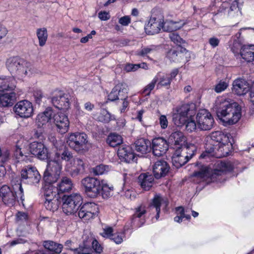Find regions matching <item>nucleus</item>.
Wrapping results in <instances>:
<instances>
[{"instance_id":"nucleus-1","label":"nucleus","mask_w":254,"mask_h":254,"mask_svg":"<svg viewBox=\"0 0 254 254\" xmlns=\"http://www.w3.org/2000/svg\"><path fill=\"white\" fill-rule=\"evenodd\" d=\"M195 114V108L193 104H183L173 109V121L177 126H182L186 124L187 130L192 132L197 127L194 119Z\"/></svg>"},{"instance_id":"nucleus-2","label":"nucleus","mask_w":254,"mask_h":254,"mask_svg":"<svg viewBox=\"0 0 254 254\" xmlns=\"http://www.w3.org/2000/svg\"><path fill=\"white\" fill-rule=\"evenodd\" d=\"M5 65L11 76L14 78L20 79L32 74L33 67L31 63L18 57L7 59Z\"/></svg>"},{"instance_id":"nucleus-3","label":"nucleus","mask_w":254,"mask_h":254,"mask_svg":"<svg viewBox=\"0 0 254 254\" xmlns=\"http://www.w3.org/2000/svg\"><path fill=\"white\" fill-rule=\"evenodd\" d=\"M12 189L6 185H4L0 189V196L6 205L11 206L14 205L19 198L23 200V190L22 188L21 181L15 178L11 181Z\"/></svg>"},{"instance_id":"nucleus-4","label":"nucleus","mask_w":254,"mask_h":254,"mask_svg":"<svg viewBox=\"0 0 254 254\" xmlns=\"http://www.w3.org/2000/svg\"><path fill=\"white\" fill-rule=\"evenodd\" d=\"M217 166L218 168L215 169L211 172L205 167L202 171L195 172L194 176L199 179L200 181L206 182L207 183L219 182L225 172L230 171L233 169V166L230 162H218Z\"/></svg>"},{"instance_id":"nucleus-5","label":"nucleus","mask_w":254,"mask_h":254,"mask_svg":"<svg viewBox=\"0 0 254 254\" xmlns=\"http://www.w3.org/2000/svg\"><path fill=\"white\" fill-rule=\"evenodd\" d=\"M217 116L225 126L233 125L241 118V108L236 103L230 104L225 101L217 112Z\"/></svg>"},{"instance_id":"nucleus-6","label":"nucleus","mask_w":254,"mask_h":254,"mask_svg":"<svg viewBox=\"0 0 254 254\" xmlns=\"http://www.w3.org/2000/svg\"><path fill=\"white\" fill-rule=\"evenodd\" d=\"M230 135L225 134L219 131L212 132L207 136L206 140L212 145V151L217 149L221 154L216 155L217 157H222L228 155L230 148L232 147V143L230 141Z\"/></svg>"},{"instance_id":"nucleus-7","label":"nucleus","mask_w":254,"mask_h":254,"mask_svg":"<svg viewBox=\"0 0 254 254\" xmlns=\"http://www.w3.org/2000/svg\"><path fill=\"white\" fill-rule=\"evenodd\" d=\"M56 155L58 159H62L66 162L65 170L71 176L75 177L84 171V161L79 158L73 157L68 150L64 149L62 152H57Z\"/></svg>"},{"instance_id":"nucleus-8","label":"nucleus","mask_w":254,"mask_h":254,"mask_svg":"<svg viewBox=\"0 0 254 254\" xmlns=\"http://www.w3.org/2000/svg\"><path fill=\"white\" fill-rule=\"evenodd\" d=\"M62 199L63 212L66 215H71L77 212L82 198L80 193H73L70 195H64Z\"/></svg>"},{"instance_id":"nucleus-9","label":"nucleus","mask_w":254,"mask_h":254,"mask_svg":"<svg viewBox=\"0 0 254 254\" xmlns=\"http://www.w3.org/2000/svg\"><path fill=\"white\" fill-rule=\"evenodd\" d=\"M195 147H186L177 150L173 154L172 161L173 165L177 168H180L185 165L190 159L194 155Z\"/></svg>"},{"instance_id":"nucleus-10","label":"nucleus","mask_w":254,"mask_h":254,"mask_svg":"<svg viewBox=\"0 0 254 254\" xmlns=\"http://www.w3.org/2000/svg\"><path fill=\"white\" fill-rule=\"evenodd\" d=\"M101 180L93 177H86L81 180V185L87 195L90 197H96L100 194Z\"/></svg>"},{"instance_id":"nucleus-11","label":"nucleus","mask_w":254,"mask_h":254,"mask_svg":"<svg viewBox=\"0 0 254 254\" xmlns=\"http://www.w3.org/2000/svg\"><path fill=\"white\" fill-rule=\"evenodd\" d=\"M197 127L202 130L211 129L214 123V120L211 113L206 109L200 110L196 117Z\"/></svg>"},{"instance_id":"nucleus-12","label":"nucleus","mask_w":254,"mask_h":254,"mask_svg":"<svg viewBox=\"0 0 254 254\" xmlns=\"http://www.w3.org/2000/svg\"><path fill=\"white\" fill-rule=\"evenodd\" d=\"M67 143L76 151L83 150L88 142L87 135L83 132L71 133L69 134Z\"/></svg>"},{"instance_id":"nucleus-13","label":"nucleus","mask_w":254,"mask_h":254,"mask_svg":"<svg viewBox=\"0 0 254 254\" xmlns=\"http://www.w3.org/2000/svg\"><path fill=\"white\" fill-rule=\"evenodd\" d=\"M21 180L25 183L36 185L41 180V176L35 167L27 166L21 171Z\"/></svg>"},{"instance_id":"nucleus-14","label":"nucleus","mask_w":254,"mask_h":254,"mask_svg":"<svg viewBox=\"0 0 254 254\" xmlns=\"http://www.w3.org/2000/svg\"><path fill=\"white\" fill-rule=\"evenodd\" d=\"M98 211V207L96 204L94 202H87L80 207L78 215L83 221H87L95 218Z\"/></svg>"},{"instance_id":"nucleus-15","label":"nucleus","mask_w":254,"mask_h":254,"mask_svg":"<svg viewBox=\"0 0 254 254\" xmlns=\"http://www.w3.org/2000/svg\"><path fill=\"white\" fill-rule=\"evenodd\" d=\"M13 110L16 115L27 119L32 116L34 109L31 102L27 100H23L16 103Z\"/></svg>"},{"instance_id":"nucleus-16","label":"nucleus","mask_w":254,"mask_h":254,"mask_svg":"<svg viewBox=\"0 0 254 254\" xmlns=\"http://www.w3.org/2000/svg\"><path fill=\"white\" fill-rule=\"evenodd\" d=\"M70 96L68 94L58 91L51 98V102L56 108L59 110L66 111L70 107Z\"/></svg>"},{"instance_id":"nucleus-17","label":"nucleus","mask_w":254,"mask_h":254,"mask_svg":"<svg viewBox=\"0 0 254 254\" xmlns=\"http://www.w3.org/2000/svg\"><path fill=\"white\" fill-rule=\"evenodd\" d=\"M178 69H173L170 73H165L163 72H158L154 76V78L157 82V88H159L161 87L170 86L172 80L176 77L178 74Z\"/></svg>"},{"instance_id":"nucleus-18","label":"nucleus","mask_w":254,"mask_h":254,"mask_svg":"<svg viewBox=\"0 0 254 254\" xmlns=\"http://www.w3.org/2000/svg\"><path fill=\"white\" fill-rule=\"evenodd\" d=\"M168 203L167 199L160 195H156L154 197L149 208L152 213H156L155 218L156 220L159 218L161 207L163 210H166Z\"/></svg>"},{"instance_id":"nucleus-19","label":"nucleus","mask_w":254,"mask_h":254,"mask_svg":"<svg viewBox=\"0 0 254 254\" xmlns=\"http://www.w3.org/2000/svg\"><path fill=\"white\" fill-rule=\"evenodd\" d=\"M30 153L40 160H45L48 158V149L42 142L34 141L29 144Z\"/></svg>"},{"instance_id":"nucleus-20","label":"nucleus","mask_w":254,"mask_h":254,"mask_svg":"<svg viewBox=\"0 0 254 254\" xmlns=\"http://www.w3.org/2000/svg\"><path fill=\"white\" fill-rule=\"evenodd\" d=\"M53 118L57 130L60 133H65L68 130L69 122L66 115L59 113L55 115Z\"/></svg>"},{"instance_id":"nucleus-21","label":"nucleus","mask_w":254,"mask_h":254,"mask_svg":"<svg viewBox=\"0 0 254 254\" xmlns=\"http://www.w3.org/2000/svg\"><path fill=\"white\" fill-rule=\"evenodd\" d=\"M128 88L127 85L124 83L117 84L112 89L108 95V99L113 101L117 99H123V98L127 97Z\"/></svg>"},{"instance_id":"nucleus-22","label":"nucleus","mask_w":254,"mask_h":254,"mask_svg":"<svg viewBox=\"0 0 254 254\" xmlns=\"http://www.w3.org/2000/svg\"><path fill=\"white\" fill-rule=\"evenodd\" d=\"M153 153L155 156H161L166 153L168 149L167 141L163 138H154L152 142Z\"/></svg>"},{"instance_id":"nucleus-23","label":"nucleus","mask_w":254,"mask_h":254,"mask_svg":"<svg viewBox=\"0 0 254 254\" xmlns=\"http://www.w3.org/2000/svg\"><path fill=\"white\" fill-rule=\"evenodd\" d=\"M16 84V80L13 76H0V93L14 92Z\"/></svg>"},{"instance_id":"nucleus-24","label":"nucleus","mask_w":254,"mask_h":254,"mask_svg":"<svg viewBox=\"0 0 254 254\" xmlns=\"http://www.w3.org/2000/svg\"><path fill=\"white\" fill-rule=\"evenodd\" d=\"M118 156L122 161L131 163L136 160V156L129 146H122L118 150Z\"/></svg>"},{"instance_id":"nucleus-25","label":"nucleus","mask_w":254,"mask_h":254,"mask_svg":"<svg viewBox=\"0 0 254 254\" xmlns=\"http://www.w3.org/2000/svg\"><path fill=\"white\" fill-rule=\"evenodd\" d=\"M170 169L168 163L164 160L156 161L153 167V172L156 179H160L165 176Z\"/></svg>"},{"instance_id":"nucleus-26","label":"nucleus","mask_w":254,"mask_h":254,"mask_svg":"<svg viewBox=\"0 0 254 254\" xmlns=\"http://www.w3.org/2000/svg\"><path fill=\"white\" fill-rule=\"evenodd\" d=\"M232 91L238 95H244L249 91V84L246 80L238 78L233 82Z\"/></svg>"},{"instance_id":"nucleus-27","label":"nucleus","mask_w":254,"mask_h":254,"mask_svg":"<svg viewBox=\"0 0 254 254\" xmlns=\"http://www.w3.org/2000/svg\"><path fill=\"white\" fill-rule=\"evenodd\" d=\"M163 23L156 18L152 17L145 26V31L148 35H154L159 32L163 28Z\"/></svg>"},{"instance_id":"nucleus-28","label":"nucleus","mask_w":254,"mask_h":254,"mask_svg":"<svg viewBox=\"0 0 254 254\" xmlns=\"http://www.w3.org/2000/svg\"><path fill=\"white\" fill-rule=\"evenodd\" d=\"M134 149L139 153L138 155L147 153L151 150V142L144 138H140L134 143Z\"/></svg>"},{"instance_id":"nucleus-29","label":"nucleus","mask_w":254,"mask_h":254,"mask_svg":"<svg viewBox=\"0 0 254 254\" xmlns=\"http://www.w3.org/2000/svg\"><path fill=\"white\" fill-rule=\"evenodd\" d=\"M53 116V111L51 108H47L43 112L39 113L36 117V122L39 127H42L51 122Z\"/></svg>"},{"instance_id":"nucleus-30","label":"nucleus","mask_w":254,"mask_h":254,"mask_svg":"<svg viewBox=\"0 0 254 254\" xmlns=\"http://www.w3.org/2000/svg\"><path fill=\"white\" fill-rule=\"evenodd\" d=\"M138 180L141 187L145 190H149L154 184V178L149 173L141 174Z\"/></svg>"},{"instance_id":"nucleus-31","label":"nucleus","mask_w":254,"mask_h":254,"mask_svg":"<svg viewBox=\"0 0 254 254\" xmlns=\"http://www.w3.org/2000/svg\"><path fill=\"white\" fill-rule=\"evenodd\" d=\"M16 99V94L14 92H3L0 93V106H11Z\"/></svg>"},{"instance_id":"nucleus-32","label":"nucleus","mask_w":254,"mask_h":254,"mask_svg":"<svg viewBox=\"0 0 254 254\" xmlns=\"http://www.w3.org/2000/svg\"><path fill=\"white\" fill-rule=\"evenodd\" d=\"M62 159H58L56 154L54 160L50 161L47 166L45 172L60 174L62 169Z\"/></svg>"},{"instance_id":"nucleus-33","label":"nucleus","mask_w":254,"mask_h":254,"mask_svg":"<svg viewBox=\"0 0 254 254\" xmlns=\"http://www.w3.org/2000/svg\"><path fill=\"white\" fill-rule=\"evenodd\" d=\"M169 141L171 144L180 145V148L182 149L186 141V138L182 132L176 131L170 135Z\"/></svg>"},{"instance_id":"nucleus-34","label":"nucleus","mask_w":254,"mask_h":254,"mask_svg":"<svg viewBox=\"0 0 254 254\" xmlns=\"http://www.w3.org/2000/svg\"><path fill=\"white\" fill-rule=\"evenodd\" d=\"M73 188V183L71 180L66 177H63L61 181L57 184V190L58 193L68 192Z\"/></svg>"},{"instance_id":"nucleus-35","label":"nucleus","mask_w":254,"mask_h":254,"mask_svg":"<svg viewBox=\"0 0 254 254\" xmlns=\"http://www.w3.org/2000/svg\"><path fill=\"white\" fill-rule=\"evenodd\" d=\"M241 56L243 59L251 62L254 61V45H244L241 50Z\"/></svg>"},{"instance_id":"nucleus-36","label":"nucleus","mask_w":254,"mask_h":254,"mask_svg":"<svg viewBox=\"0 0 254 254\" xmlns=\"http://www.w3.org/2000/svg\"><path fill=\"white\" fill-rule=\"evenodd\" d=\"M145 219H140L139 218L132 215L131 218L126 223L124 230L127 231L142 226L145 223Z\"/></svg>"},{"instance_id":"nucleus-37","label":"nucleus","mask_w":254,"mask_h":254,"mask_svg":"<svg viewBox=\"0 0 254 254\" xmlns=\"http://www.w3.org/2000/svg\"><path fill=\"white\" fill-rule=\"evenodd\" d=\"M100 194L104 198H107L112 195V191L114 188L112 185H110L107 181L101 180L100 187Z\"/></svg>"},{"instance_id":"nucleus-38","label":"nucleus","mask_w":254,"mask_h":254,"mask_svg":"<svg viewBox=\"0 0 254 254\" xmlns=\"http://www.w3.org/2000/svg\"><path fill=\"white\" fill-rule=\"evenodd\" d=\"M44 247L47 250L60 254L62 251L63 246L52 241H45L43 242Z\"/></svg>"},{"instance_id":"nucleus-39","label":"nucleus","mask_w":254,"mask_h":254,"mask_svg":"<svg viewBox=\"0 0 254 254\" xmlns=\"http://www.w3.org/2000/svg\"><path fill=\"white\" fill-rule=\"evenodd\" d=\"M122 142V136L116 133H110L107 138V143L113 147L120 145Z\"/></svg>"},{"instance_id":"nucleus-40","label":"nucleus","mask_w":254,"mask_h":254,"mask_svg":"<svg viewBox=\"0 0 254 254\" xmlns=\"http://www.w3.org/2000/svg\"><path fill=\"white\" fill-rule=\"evenodd\" d=\"M36 35L39 40V44L43 47L46 43L48 39V32L46 28H41L37 29Z\"/></svg>"},{"instance_id":"nucleus-41","label":"nucleus","mask_w":254,"mask_h":254,"mask_svg":"<svg viewBox=\"0 0 254 254\" xmlns=\"http://www.w3.org/2000/svg\"><path fill=\"white\" fill-rule=\"evenodd\" d=\"M184 24L185 23L182 21L179 22L169 21L165 22L164 24V26L165 28H167V30L173 31L181 28Z\"/></svg>"},{"instance_id":"nucleus-42","label":"nucleus","mask_w":254,"mask_h":254,"mask_svg":"<svg viewBox=\"0 0 254 254\" xmlns=\"http://www.w3.org/2000/svg\"><path fill=\"white\" fill-rule=\"evenodd\" d=\"M54 188L51 185H45L43 188V195L45 199H49L51 200L52 198H54L56 195V192L53 191Z\"/></svg>"},{"instance_id":"nucleus-43","label":"nucleus","mask_w":254,"mask_h":254,"mask_svg":"<svg viewBox=\"0 0 254 254\" xmlns=\"http://www.w3.org/2000/svg\"><path fill=\"white\" fill-rule=\"evenodd\" d=\"M229 84V81L227 79L220 80L214 86V90L217 93H221L225 91Z\"/></svg>"},{"instance_id":"nucleus-44","label":"nucleus","mask_w":254,"mask_h":254,"mask_svg":"<svg viewBox=\"0 0 254 254\" xmlns=\"http://www.w3.org/2000/svg\"><path fill=\"white\" fill-rule=\"evenodd\" d=\"M110 170L109 166L101 164L92 169V172L95 175H102L108 173Z\"/></svg>"},{"instance_id":"nucleus-45","label":"nucleus","mask_w":254,"mask_h":254,"mask_svg":"<svg viewBox=\"0 0 254 254\" xmlns=\"http://www.w3.org/2000/svg\"><path fill=\"white\" fill-rule=\"evenodd\" d=\"M60 174L55 173H51L44 172V179L45 181L48 183V185H51L57 182L60 177Z\"/></svg>"},{"instance_id":"nucleus-46","label":"nucleus","mask_w":254,"mask_h":254,"mask_svg":"<svg viewBox=\"0 0 254 254\" xmlns=\"http://www.w3.org/2000/svg\"><path fill=\"white\" fill-rule=\"evenodd\" d=\"M44 205L47 209L54 211L58 208V201L55 198H52L51 200L47 199L44 202Z\"/></svg>"},{"instance_id":"nucleus-47","label":"nucleus","mask_w":254,"mask_h":254,"mask_svg":"<svg viewBox=\"0 0 254 254\" xmlns=\"http://www.w3.org/2000/svg\"><path fill=\"white\" fill-rule=\"evenodd\" d=\"M146 210L145 206L141 205L135 208L134 213L132 215L140 219H145V221H146Z\"/></svg>"},{"instance_id":"nucleus-48","label":"nucleus","mask_w":254,"mask_h":254,"mask_svg":"<svg viewBox=\"0 0 254 254\" xmlns=\"http://www.w3.org/2000/svg\"><path fill=\"white\" fill-rule=\"evenodd\" d=\"M111 119V114L106 110L103 109L101 111V113L98 117L99 121L101 122H109Z\"/></svg>"},{"instance_id":"nucleus-49","label":"nucleus","mask_w":254,"mask_h":254,"mask_svg":"<svg viewBox=\"0 0 254 254\" xmlns=\"http://www.w3.org/2000/svg\"><path fill=\"white\" fill-rule=\"evenodd\" d=\"M156 84H157V82L154 77L152 81L144 87L143 91V93L147 95H149L151 91L154 88Z\"/></svg>"},{"instance_id":"nucleus-50","label":"nucleus","mask_w":254,"mask_h":254,"mask_svg":"<svg viewBox=\"0 0 254 254\" xmlns=\"http://www.w3.org/2000/svg\"><path fill=\"white\" fill-rule=\"evenodd\" d=\"M114 234V230L112 227L107 226L103 228V231L101 233L102 236L106 238H109L110 239L112 238Z\"/></svg>"},{"instance_id":"nucleus-51","label":"nucleus","mask_w":254,"mask_h":254,"mask_svg":"<svg viewBox=\"0 0 254 254\" xmlns=\"http://www.w3.org/2000/svg\"><path fill=\"white\" fill-rule=\"evenodd\" d=\"M124 235L122 233H114L111 240H113L116 244H120L123 241Z\"/></svg>"},{"instance_id":"nucleus-52","label":"nucleus","mask_w":254,"mask_h":254,"mask_svg":"<svg viewBox=\"0 0 254 254\" xmlns=\"http://www.w3.org/2000/svg\"><path fill=\"white\" fill-rule=\"evenodd\" d=\"M154 50L155 47L153 45L149 47H144L139 52H138L137 55L144 57Z\"/></svg>"},{"instance_id":"nucleus-53","label":"nucleus","mask_w":254,"mask_h":254,"mask_svg":"<svg viewBox=\"0 0 254 254\" xmlns=\"http://www.w3.org/2000/svg\"><path fill=\"white\" fill-rule=\"evenodd\" d=\"M10 156L9 151L6 148H1L0 147V157L2 162H5L9 159Z\"/></svg>"},{"instance_id":"nucleus-54","label":"nucleus","mask_w":254,"mask_h":254,"mask_svg":"<svg viewBox=\"0 0 254 254\" xmlns=\"http://www.w3.org/2000/svg\"><path fill=\"white\" fill-rule=\"evenodd\" d=\"M169 36L171 41L177 44H181L184 43L183 40L176 33L170 34Z\"/></svg>"},{"instance_id":"nucleus-55","label":"nucleus","mask_w":254,"mask_h":254,"mask_svg":"<svg viewBox=\"0 0 254 254\" xmlns=\"http://www.w3.org/2000/svg\"><path fill=\"white\" fill-rule=\"evenodd\" d=\"M177 212V216L175 217L174 221L177 222H181L183 219V215H184V208L182 207H178L176 208Z\"/></svg>"},{"instance_id":"nucleus-56","label":"nucleus","mask_w":254,"mask_h":254,"mask_svg":"<svg viewBox=\"0 0 254 254\" xmlns=\"http://www.w3.org/2000/svg\"><path fill=\"white\" fill-rule=\"evenodd\" d=\"M89 251L88 248L79 246V248L74 249V254H91Z\"/></svg>"},{"instance_id":"nucleus-57","label":"nucleus","mask_w":254,"mask_h":254,"mask_svg":"<svg viewBox=\"0 0 254 254\" xmlns=\"http://www.w3.org/2000/svg\"><path fill=\"white\" fill-rule=\"evenodd\" d=\"M35 101L36 103L40 104L43 97L42 92L40 90H35L33 93Z\"/></svg>"},{"instance_id":"nucleus-58","label":"nucleus","mask_w":254,"mask_h":254,"mask_svg":"<svg viewBox=\"0 0 254 254\" xmlns=\"http://www.w3.org/2000/svg\"><path fill=\"white\" fill-rule=\"evenodd\" d=\"M159 124L162 129H166L168 127V121L165 115H161L159 119Z\"/></svg>"},{"instance_id":"nucleus-59","label":"nucleus","mask_w":254,"mask_h":254,"mask_svg":"<svg viewBox=\"0 0 254 254\" xmlns=\"http://www.w3.org/2000/svg\"><path fill=\"white\" fill-rule=\"evenodd\" d=\"M92 248L96 253L100 254L103 251V248L98 242L94 239L92 242Z\"/></svg>"},{"instance_id":"nucleus-60","label":"nucleus","mask_w":254,"mask_h":254,"mask_svg":"<svg viewBox=\"0 0 254 254\" xmlns=\"http://www.w3.org/2000/svg\"><path fill=\"white\" fill-rule=\"evenodd\" d=\"M139 68V65L138 64H127L125 67V70L127 72L134 71Z\"/></svg>"},{"instance_id":"nucleus-61","label":"nucleus","mask_w":254,"mask_h":254,"mask_svg":"<svg viewBox=\"0 0 254 254\" xmlns=\"http://www.w3.org/2000/svg\"><path fill=\"white\" fill-rule=\"evenodd\" d=\"M208 42L212 48H215L219 45L220 40L217 38L215 37H212L208 40Z\"/></svg>"},{"instance_id":"nucleus-62","label":"nucleus","mask_w":254,"mask_h":254,"mask_svg":"<svg viewBox=\"0 0 254 254\" xmlns=\"http://www.w3.org/2000/svg\"><path fill=\"white\" fill-rule=\"evenodd\" d=\"M119 22L123 26H127L130 22V18L128 16H125L120 18Z\"/></svg>"},{"instance_id":"nucleus-63","label":"nucleus","mask_w":254,"mask_h":254,"mask_svg":"<svg viewBox=\"0 0 254 254\" xmlns=\"http://www.w3.org/2000/svg\"><path fill=\"white\" fill-rule=\"evenodd\" d=\"M27 242L26 240L23 238H19L11 241L9 242V245L10 246H14L17 244H24Z\"/></svg>"},{"instance_id":"nucleus-64","label":"nucleus","mask_w":254,"mask_h":254,"mask_svg":"<svg viewBox=\"0 0 254 254\" xmlns=\"http://www.w3.org/2000/svg\"><path fill=\"white\" fill-rule=\"evenodd\" d=\"M98 17L101 20H107L110 19V15L106 11H101L98 14Z\"/></svg>"}]
</instances>
